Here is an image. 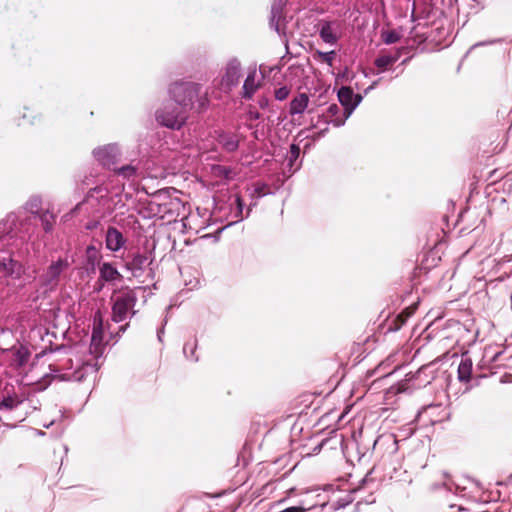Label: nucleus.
<instances>
[{"label":"nucleus","mask_w":512,"mask_h":512,"mask_svg":"<svg viewBox=\"0 0 512 512\" xmlns=\"http://www.w3.org/2000/svg\"><path fill=\"white\" fill-rule=\"evenodd\" d=\"M101 260L100 250L93 244L88 245L85 249L86 270L94 273L96 268L101 265Z\"/></svg>","instance_id":"nucleus-18"},{"label":"nucleus","mask_w":512,"mask_h":512,"mask_svg":"<svg viewBox=\"0 0 512 512\" xmlns=\"http://www.w3.org/2000/svg\"><path fill=\"white\" fill-rule=\"evenodd\" d=\"M393 64V59L389 58L386 55H381L379 57H377L374 61V65L381 69V71H383L384 69H386L388 66L392 65Z\"/></svg>","instance_id":"nucleus-36"},{"label":"nucleus","mask_w":512,"mask_h":512,"mask_svg":"<svg viewBox=\"0 0 512 512\" xmlns=\"http://www.w3.org/2000/svg\"><path fill=\"white\" fill-rule=\"evenodd\" d=\"M337 97L340 104L343 106V117L334 120L335 127H341L345 124L346 120L351 116L353 111L363 100V95L354 93L353 89L348 86L341 87L337 92Z\"/></svg>","instance_id":"nucleus-4"},{"label":"nucleus","mask_w":512,"mask_h":512,"mask_svg":"<svg viewBox=\"0 0 512 512\" xmlns=\"http://www.w3.org/2000/svg\"><path fill=\"white\" fill-rule=\"evenodd\" d=\"M381 38L385 44L391 45L400 40V34L395 30L383 31Z\"/></svg>","instance_id":"nucleus-32"},{"label":"nucleus","mask_w":512,"mask_h":512,"mask_svg":"<svg viewBox=\"0 0 512 512\" xmlns=\"http://www.w3.org/2000/svg\"><path fill=\"white\" fill-rule=\"evenodd\" d=\"M242 66L237 57L230 58L224 68L221 77V88L224 92L229 93L233 88L237 87L241 77Z\"/></svg>","instance_id":"nucleus-6"},{"label":"nucleus","mask_w":512,"mask_h":512,"mask_svg":"<svg viewBox=\"0 0 512 512\" xmlns=\"http://www.w3.org/2000/svg\"><path fill=\"white\" fill-rule=\"evenodd\" d=\"M368 481V475L363 479V483H366Z\"/></svg>","instance_id":"nucleus-51"},{"label":"nucleus","mask_w":512,"mask_h":512,"mask_svg":"<svg viewBox=\"0 0 512 512\" xmlns=\"http://www.w3.org/2000/svg\"><path fill=\"white\" fill-rule=\"evenodd\" d=\"M258 104H259L260 108L265 109L269 105V99L267 97H261L258 100Z\"/></svg>","instance_id":"nucleus-44"},{"label":"nucleus","mask_w":512,"mask_h":512,"mask_svg":"<svg viewBox=\"0 0 512 512\" xmlns=\"http://www.w3.org/2000/svg\"><path fill=\"white\" fill-rule=\"evenodd\" d=\"M147 265L148 257L141 253L132 254L131 258L125 262V268L130 271L134 277H140Z\"/></svg>","instance_id":"nucleus-16"},{"label":"nucleus","mask_w":512,"mask_h":512,"mask_svg":"<svg viewBox=\"0 0 512 512\" xmlns=\"http://www.w3.org/2000/svg\"><path fill=\"white\" fill-rule=\"evenodd\" d=\"M96 161L103 167L111 168L121 157V149L116 143L99 146L92 151Z\"/></svg>","instance_id":"nucleus-7"},{"label":"nucleus","mask_w":512,"mask_h":512,"mask_svg":"<svg viewBox=\"0 0 512 512\" xmlns=\"http://www.w3.org/2000/svg\"><path fill=\"white\" fill-rule=\"evenodd\" d=\"M196 349H197V339H193L184 344L183 353L187 359H189L193 362H197L199 360V358L196 355Z\"/></svg>","instance_id":"nucleus-30"},{"label":"nucleus","mask_w":512,"mask_h":512,"mask_svg":"<svg viewBox=\"0 0 512 512\" xmlns=\"http://www.w3.org/2000/svg\"><path fill=\"white\" fill-rule=\"evenodd\" d=\"M39 120V115L29 108L24 107L23 112L19 116L14 117V122L17 126L34 125Z\"/></svg>","instance_id":"nucleus-23"},{"label":"nucleus","mask_w":512,"mask_h":512,"mask_svg":"<svg viewBox=\"0 0 512 512\" xmlns=\"http://www.w3.org/2000/svg\"><path fill=\"white\" fill-rule=\"evenodd\" d=\"M30 356L31 353L29 349L24 346H20L14 353V362L19 367L24 366L28 362Z\"/></svg>","instance_id":"nucleus-29"},{"label":"nucleus","mask_w":512,"mask_h":512,"mask_svg":"<svg viewBox=\"0 0 512 512\" xmlns=\"http://www.w3.org/2000/svg\"><path fill=\"white\" fill-rule=\"evenodd\" d=\"M300 156V147L297 144H291L289 152L287 154V167H289V170H293L295 172L297 169H299V165L295 166L296 161L298 160Z\"/></svg>","instance_id":"nucleus-27"},{"label":"nucleus","mask_w":512,"mask_h":512,"mask_svg":"<svg viewBox=\"0 0 512 512\" xmlns=\"http://www.w3.org/2000/svg\"><path fill=\"white\" fill-rule=\"evenodd\" d=\"M409 61V58H406L402 61V64H406Z\"/></svg>","instance_id":"nucleus-50"},{"label":"nucleus","mask_w":512,"mask_h":512,"mask_svg":"<svg viewBox=\"0 0 512 512\" xmlns=\"http://www.w3.org/2000/svg\"><path fill=\"white\" fill-rule=\"evenodd\" d=\"M109 190L107 187L99 185L91 188L86 195V200L96 198L98 202H103L108 198Z\"/></svg>","instance_id":"nucleus-26"},{"label":"nucleus","mask_w":512,"mask_h":512,"mask_svg":"<svg viewBox=\"0 0 512 512\" xmlns=\"http://www.w3.org/2000/svg\"><path fill=\"white\" fill-rule=\"evenodd\" d=\"M473 363L470 357L463 355L458 365V380L467 383L471 380Z\"/></svg>","instance_id":"nucleus-20"},{"label":"nucleus","mask_w":512,"mask_h":512,"mask_svg":"<svg viewBox=\"0 0 512 512\" xmlns=\"http://www.w3.org/2000/svg\"><path fill=\"white\" fill-rule=\"evenodd\" d=\"M289 93L290 89L287 86H282L275 90V99L278 101H283L287 99Z\"/></svg>","instance_id":"nucleus-39"},{"label":"nucleus","mask_w":512,"mask_h":512,"mask_svg":"<svg viewBox=\"0 0 512 512\" xmlns=\"http://www.w3.org/2000/svg\"><path fill=\"white\" fill-rule=\"evenodd\" d=\"M123 279L122 274L110 262H103L99 266V282L114 284Z\"/></svg>","instance_id":"nucleus-15"},{"label":"nucleus","mask_w":512,"mask_h":512,"mask_svg":"<svg viewBox=\"0 0 512 512\" xmlns=\"http://www.w3.org/2000/svg\"><path fill=\"white\" fill-rule=\"evenodd\" d=\"M258 199L259 198H256V195L254 196V198H251V202H250L249 206L246 209L245 217H249L253 207L257 206V200Z\"/></svg>","instance_id":"nucleus-41"},{"label":"nucleus","mask_w":512,"mask_h":512,"mask_svg":"<svg viewBox=\"0 0 512 512\" xmlns=\"http://www.w3.org/2000/svg\"><path fill=\"white\" fill-rule=\"evenodd\" d=\"M100 334H101L100 331H97V330L93 331L92 338H91V346L95 345L97 347L100 344V342H101Z\"/></svg>","instance_id":"nucleus-40"},{"label":"nucleus","mask_w":512,"mask_h":512,"mask_svg":"<svg viewBox=\"0 0 512 512\" xmlns=\"http://www.w3.org/2000/svg\"><path fill=\"white\" fill-rule=\"evenodd\" d=\"M53 424V422H51L50 424L48 425H45L46 428H49L51 425Z\"/></svg>","instance_id":"nucleus-53"},{"label":"nucleus","mask_w":512,"mask_h":512,"mask_svg":"<svg viewBox=\"0 0 512 512\" xmlns=\"http://www.w3.org/2000/svg\"><path fill=\"white\" fill-rule=\"evenodd\" d=\"M22 403V400L19 399L17 395L4 396L0 401V409L13 410L17 408Z\"/></svg>","instance_id":"nucleus-28"},{"label":"nucleus","mask_w":512,"mask_h":512,"mask_svg":"<svg viewBox=\"0 0 512 512\" xmlns=\"http://www.w3.org/2000/svg\"><path fill=\"white\" fill-rule=\"evenodd\" d=\"M0 225L6 238L13 239L19 236L20 226L23 225V221L19 219L15 212H12L0 221Z\"/></svg>","instance_id":"nucleus-11"},{"label":"nucleus","mask_w":512,"mask_h":512,"mask_svg":"<svg viewBox=\"0 0 512 512\" xmlns=\"http://www.w3.org/2000/svg\"><path fill=\"white\" fill-rule=\"evenodd\" d=\"M137 302V296L133 290H127L122 293L113 303L112 306V320L116 323L125 321L135 315L136 311L133 310Z\"/></svg>","instance_id":"nucleus-5"},{"label":"nucleus","mask_w":512,"mask_h":512,"mask_svg":"<svg viewBox=\"0 0 512 512\" xmlns=\"http://www.w3.org/2000/svg\"><path fill=\"white\" fill-rule=\"evenodd\" d=\"M105 284H106V283L99 282V278H98V279H97V281H96V284H95V285H96V286H95V290H96L97 292H100V291L103 289V287L105 286Z\"/></svg>","instance_id":"nucleus-47"},{"label":"nucleus","mask_w":512,"mask_h":512,"mask_svg":"<svg viewBox=\"0 0 512 512\" xmlns=\"http://www.w3.org/2000/svg\"><path fill=\"white\" fill-rule=\"evenodd\" d=\"M128 327V323L119 327V332L124 333Z\"/></svg>","instance_id":"nucleus-49"},{"label":"nucleus","mask_w":512,"mask_h":512,"mask_svg":"<svg viewBox=\"0 0 512 512\" xmlns=\"http://www.w3.org/2000/svg\"><path fill=\"white\" fill-rule=\"evenodd\" d=\"M387 56H388L389 58L393 59V64H394V63H395V62H397V61H398V59L400 58V56H401V50H398V51H397L396 53H394V54H387Z\"/></svg>","instance_id":"nucleus-45"},{"label":"nucleus","mask_w":512,"mask_h":512,"mask_svg":"<svg viewBox=\"0 0 512 512\" xmlns=\"http://www.w3.org/2000/svg\"><path fill=\"white\" fill-rule=\"evenodd\" d=\"M43 199L40 195H31L28 200L22 206L23 210L34 216H37L43 211Z\"/></svg>","instance_id":"nucleus-24"},{"label":"nucleus","mask_w":512,"mask_h":512,"mask_svg":"<svg viewBox=\"0 0 512 512\" xmlns=\"http://www.w3.org/2000/svg\"><path fill=\"white\" fill-rule=\"evenodd\" d=\"M378 83L379 80L373 81L372 84L364 90V95H367L370 91H372L378 85Z\"/></svg>","instance_id":"nucleus-46"},{"label":"nucleus","mask_w":512,"mask_h":512,"mask_svg":"<svg viewBox=\"0 0 512 512\" xmlns=\"http://www.w3.org/2000/svg\"><path fill=\"white\" fill-rule=\"evenodd\" d=\"M202 86L194 82L176 81L168 87L170 99L183 110L193 108L197 103L199 111L208 107L209 99L207 93L201 94Z\"/></svg>","instance_id":"nucleus-2"},{"label":"nucleus","mask_w":512,"mask_h":512,"mask_svg":"<svg viewBox=\"0 0 512 512\" xmlns=\"http://www.w3.org/2000/svg\"><path fill=\"white\" fill-rule=\"evenodd\" d=\"M484 43H476L473 47H476V46H479V45H483Z\"/></svg>","instance_id":"nucleus-52"},{"label":"nucleus","mask_w":512,"mask_h":512,"mask_svg":"<svg viewBox=\"0 0 512 512\" xmlns=\"http://www.w3.org/2000/svg\"><path fill=\"white\" fill-rule=\"evenodd\" d=\"M327 117L330 118L329 122L334 125L336 118L343 117V111L337 104H331L327 109Z\"/></svg>","instance_id":"nucleus-33"},{"label":"nucleus","mask_w":512,"mask_h":512,"mask_svg":"<svg viewBox=\"0 0 512 512\" xmlns=\"http://www.w3.org/2000/svg\"><path fill=\"white\" fill-rule=\"evenodd\" d=\"M126 239L121 231L114 226H109L105 234V246L111 252L119 251L125 244Z\"/></svg>","instance_id":"nucleus-12"},{"label":"nucleus","mask_w":512,"mask_h":512,"mask_svg":"<svg viewBox=\"0 0 512 512\" xmlns=\"http://www.w3.org/2000/svg\"><path fill=\"white\" fill-rule=\"evenodd\" d=\"M217 142L229 153L235 152L239 148V137L237 134L228 131H219L217 133Z\"/></svg>","instance_id":"nucleus-17"},{"label":"nucleus","mask_w":512,"mask_h":512,"mask_svg":"<svg viewBox=\"0 0 512 512\" xmlns=\"http://www.w3.org/2000/svg\"><path fill=\"white\" fill-rule=\"evenodd\" d=\"M164 334V328H160L158 331H157V338L160 342H162V335Z\"/></svg>","instance_id":"nucleus-48"},{"label":"nucleus","mask_w":512,"mask_h":512,"mask_svg":"<svg viewBox=\"0 0 512 512\" xmlns=\"http://www.w3.org/2000/svg\"><path fill=\"white\" fill-rule=\"evenodd\" d=\"M255 78L256 70H252L247 74L242 87V97L244 99L250 100L258 89V85L255 83Z\"/></svg>","instance_id":"nucleus-22"},{"label":"nucleus","mask_w":512,"mask_h":512,"mask_svg":"<svg viewBox=\"0 0 512 512\" xmlns=\"http://www.w3.org/2000/svg\"><path fill=\"white\" fill-rule=\"evenodd\" d=\"M45 233H52L56 222V215L49 209L43 210L37 215Z\"/></svg>","instance_id":"nucleus-25"},{"label":"nucleus","mask_w":512,"mask_h":512,"mask_svg":"<svg viewBox=\"0 0 512 512\" xmlns=\"http://www.w3.org/2000/svg\"><path fill=\"white\" fill-rule=\"evenodd\" d=\"M213 171L217 176L223 177L225 179L231 178L232 170L229 167L217 165L213 168Z\"/></svg>","instance_id":"nucleus-37"},{"label":"nucleus","mask_w":512,"mask_h":512,"mask_svg":"<svg viewBox=\"0 0 512 512\" xmlns=\"http://www.w3.org/2000/svg\"><path fill=\"white\" fill-rule=\"evenodd\" d=\"M267 190H268V185L267 184H265V183H257L254 186L253 191L250 193V198H254L255 195H256V198H261V197H263V196H265V195L270 193Z\"/></svg>","instance_id":"nucleus-34"},{"label":"nucleus","mask_w":512,"mask_h":512,"mask_svg":"<svg viewBox=\"0 0 512 512\" xmlns=\"http://www.w3.org/2000/svg\"><path fill=\"white\" fill-rule=\"evenodd\" d=\"M230 214L233 218L227 227L232 226L236 223L243 221L246 217L243 214L245 208V202L239 194H235L229 197Z\"/></svg>","instance_id":"nucleus-13"},{"label":"nucleus","mask_w":512,"mask_h":512,"mask_svg":"<svg viewBox=\"0 0 512 512\" xmlns=\"http://www.w3.org/2000/svg\"><path fill=\"white\" fill-rule=\"evenodd\" d=\"M98 225H99V221H97V220H90V221H88L86 223L85 228L87 230H94V229H96L98 227Z\"/></svg>","instance_id":"nucleus-43"},{"label":"nucleus","mask_w":512,"mask_h":512,"mask_svg":"<svg viewBox=\"0 0 512 512\" xmlns=\"http://www.w3.org/2000/svg\"><path fill=\"white\" fill-rule=\"evenodd\" d=\"M69 267V262L65 258H59L57 261L52 262L46 269L45 273L41 276L42 284L49 289L57 286L61 273Z\"/></svg>","instance_id":"nucleus-9"},{"label":"nucleus","mask_w":512,"mask_h":512,"mask_svg":"<svg viewBox=\"0 0 512 512\" xmlns=\"http://www.w3.org/2000/svg\"><path fill=\"white\" fill-rule=\"evenodd\" d=\"M56 354H64V357L56 358L49 364V376L59 381H76L81 382L89 375H95L98 371L97 363L80 362L77 361L76 365L71 357V349L58 345L55 348L50 345L49 348L43 350V354L47 351Z\"/></svg>","instance_id":"nucleus-1"},{"label":"nucleus","mask_w":512,"mask_h":512,"mask_svg":"<svg viewBox=\"0 0 512 512\" xmlns=\"http://www.w3.org/2000/svg\"><path fill=\"white\" fill-rule=\"evenodd\" d=\"M280 512H305V509L301 506H291Z\"/></svg>","instance_id":"nucleus-42"},{"label":"nucleus","mask_w":512,"mask_h":512,"mask_svg":"<svg viewBox=\"0 0 512 512\" xmlns=\"http://www.w3.org/2000/svg\"><path fill=\"white\" fill-rule=\"evenodd\" d=\"M443 477L445 481L442 483V486L449 492H452L459 489V486L451 479L450 475L447 472H443Z\"/></svg>","instance_id":"nucleus-38"},{"label":"nucleus","mask_w":512,"mask_h":512,"mask_svg":"<svg viewBox=\"0 0 512 512\" xmlns=\"http://www.w3.org/2000/svg\"><path fill=\"white\" fill-rule=\"evenodd\" d=\"M283 0H273L271 4L269 26L281 37L285 38L286 49H288V40L286 38V17L283 15Z\"/></svg>","instance_id":"nucleus-8"},{"label":"nucleus","mask_w":512,"mask_h":512,"mask_svg":"<svg viewBox=\"0 0 512 512\" xmlns=\"http://www.w3.org/2000/svg\"><path fill=\"white\" fill-rule=\"evenodd\" d=\"M254 117H255V119H258L259 115L258 114H254Z\"/></svg>","instance_id":"nucleus-55"},{"label":"nucleus","mask_w":512,"mask_h":512,"mask_svg":"<svg viewBox=\"0 0 512 512\" xmlns=\"http://www.w3.org/2000/svg\"><path fill=\"white\" fill-rule=\"evenodd\" d=\"M157 123L170 130H180L187 121L185 110L173 103H165L155 111Z\"/></svg>","instance_id":"nucleus-3"},{"label":"nucleus","mask_w":512,"mask_h":512,"mask_svg":"<svg viewBox=\"0 0 512 512\" xmlns=\"http://www.w3.org/2000/svg\"><path fill=\"white\" fill-rule=\"evenodd\" d=\"M319 58H321L327 65L332 66L333 61L336 57V51L331 50L328 52H322L320 50H317L315 53Z\"/></svg>","instance_id":"nucleus-35"},{"label":"nucleus","mask_w":512,"mask_h":512,"mask_svg":"<svg viewBox=\"0 0 512 512\" xmlns=\"http://www.w3.org/2000/svg\"><path fill=\"white\" fill-rule=\"evenodd\" d=\"M0 270L5 276L19 279L24 273L23 265L10 255H0Z\"/></svg>","instance_id":"nucleus-10"},{"label":"nucleus","mask_w":512,"mask_h":512,"mask_svg":"<svg viewBox=\"0 0 512 512\" xmlns=\"http://www.w3.org/2000/svg\"><path fill=\"white\" fill-rule=\"evenodd\" d=\"M230 214L233 218L227 227L232 226L236 223L243 221L246 217L243 214L245 208V202L239 194H235L229 197Z\"/></svg>","instance_id":"nucleus-14"},{"label":"nucleus","mask_w":512,"mask_h":512,"mask_svg":"<svg viewBox=\"0 0 512 512\" xmlns=\"http://www.w3.org/2000/svg\"><path fill=\"white\" fill-rule=\"evenodd\" d=\"M309 103V97L306 93H299L290 102L289 113L291 115L302 114Z\"/></svg>","instance_id":"nucleus-21"},{"label":"nucleus","mask_w":512,"mask_h":512,"mask_svg":"<svg viewBox=\"0 0 512 512\" xmlns=\"http://www.w3.org/2000/svg\"><path fill=\"white\" fill-rule=\"evenodd\" d=\"M254 117H255V119H258L259 115L258 114H254Z\"/></svg>","instance_id":"nucleus-54"},{"label":"nucleus","mask_w":512,"mask_h":512,"mask_svg":"<svg viewBox=\"0 0 512 512\" xmlns=\"http://www.w3.org/2000/svg\"><path fill=\"white\" fill-rule=\"evenodd\" d=\"M334 22L322 20L320 23L319 36L322 41L329 45H336L338 36L334 29Z\"/></svg>","instance_id":"nucleus-19"},{"label":"nucleus","mask_w":512,"mask_h":512,"mask_svg":"<svg viewBox=\"0 0 512 512\" xmlns=\"http://www.w3.org/2000/svg\"><path fill=\"white\" fill-rule=\"evenodd\" d=\"M114 171L117 175L122 176L125 179L134 178L137 174V167L131 164L121 166L119 168H114Z\"/></svg>","instance_id":"nucleus-31"}]
</instances>
